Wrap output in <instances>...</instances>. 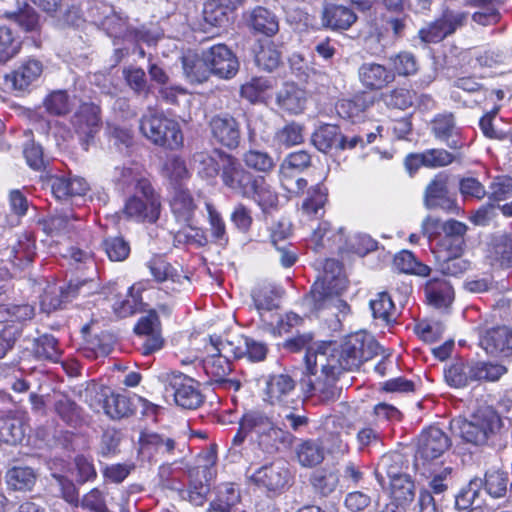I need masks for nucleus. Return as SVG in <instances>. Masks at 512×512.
<instances>
[{
  "instance_id": "nucleus-1",
  "label": "nucleus",
  "mask_w": 512,
  "mask_h": 512,
  "mask_svg": "<svg viewBox=\"0 0 512 512\" xmlns=\"http://www.w3.org/2000/svg\"><path fill=\"white\" fill-rule=\"evenodd\" d=\"M381 347L374 337L366 332H357L348 336L339 350L325 356H315L313 363L307 359L308 379H301L303 393L308 396L317 392L322 402H334L339 399L341 388L336 381L344 371L358 369L364 362L379 354Z\"/></svg>"
},
{
  "instance_id": "nucleus-2",
  "label": "nucleus",
  "mask_w": 512,
  "mask_h": 512,
  "mask_svg": "<svg viewBox=\"0 0 512 512\" xmlns=\"http://www.w3.org/2000/svg\"><path fill=\"white\" fill-rule=\"evenodd\" d=\"M461 438L475 446L502 450L507 445L508 429L500 414L488 405L479 406L468 419L459 424Z\"/></svg>"
},
{
  "instance_id": "nucleus-3",
  "label": "nucleus",
  "mask_w": 512,
  "mask_h": 512,
  "mask_svg": "<svg viewBox=\"0 0 512 512\" xmlns=\"http://www.w3.org/2000/svg\"><path fill=\"white\" fill-rule=\"evenodd\" d=\"M244 427L252 430L254 444L265 455H275L280 445H292L294 436L287 430L278 427L267 414L261 411H251L244 423Z\"/></svg>"
},
{
  "instance_id": "nucleus-4",
  "label": "nucleus",
  "mask_w": 512,
  "mask_h": 512,
  "mask_svg": "<svg viewBox=\"0 0 512 512\" xmlns=\"http://www.w3.org/2000/svg\"><path fill=\"white\" fill-rule=\"evenodd\" d=\"M214 152L220 156V179L223 185L235 195L243 198L250 196L257 182L261 181V176L254 175L236 156L225 150L214 148Z\"/></svg>"
},
{
  "instance_id": "nucleus-5",
  "label": "nucleus",
  "mask_w": 512,
  "mask_h": 512,
  "mask_svg": "<svg viewBox=\"0 0 512 512\" xmlns=\"http://www.w3.org/2000/svg\"><path fill=\"white\" fill-rule=\"evenodd\" d=\"M140 131L155 145L176 149L182 145L183 135L179 124L162 113L149 110L140 119Z\"/></svg>"
},
{
  "instance_id": "nucleus-6",
  "label": "nucleus",
  "mask_w": 512,
  "mask_h": 512,
  "mask_svg": "<svg viewBox=\"0 0 512 512\" xmlns=\"http://www.w3.org/2000/svg\"><path fill=\"white\" fill-rule=\"evenodd\" d=\"M452 446V440L442 429L430 426L418 436L414 468L425 475L428 466L443 456Z\"/></svg>"
},
{
  "instance_id": "nucleus-7",
  "label": "nucleus",
  "mask_w": 512,
  "mask_h": 512,
  "mask_svg": "<svg viewBox=\"0 0 512 512\" xmlns=\"http://www.w3.org/2000/svg\"><path fill=\"white\" fill-rule=\"evenodd\" d=\"M138 455L142 460L157 462L159 459H172L184 452V445L174 437L155 431H142L139 436Z\"/></svg>"
},
{
  "instance_id": "nucleus-8",
  "label": "nucleus",
  "mask_w": 512,
  "mask_h": 512,
  "mask_svg": "<svg viewBox=\"0 0 512 512\" xmlns=\"http://www.w3.org/2000/svg\"><path fill=\"white\" fill-rule=\"evenodd\" d=\"M95 283L93 280H70L65 286L48 285L40 296V310L50 314L61 309L63 304L72 301L79 295L87 296L93 293Z\"/></svg>"
},
{
  "instance_id": "nucleus-9",
  "label": "nucleus",
  "mask_w": 512,
  "mask_h": 512,
  "mask_svg": "<svg viewBox=\"0 0 512 512\" xmlns=\"http://www.w3.org/2000/svg\"><path fill=\"white\" fill-rule=\"evenodd\" d=\"M166 397H172L175 403L184 409H197L203 403V395L190 377L182 373H170L160 376Z\"/></svg>"
},
{
  "instance_id": "nucleus-10",
  "label": "nucleus",
  "mask_w": 512,
  "mask_h": 512,
  "mask_svg": "<svg viewBox=\"0 0 512 512\" xmlns=\"http://www.w3.org/2000/svg\"><path fill=\"white\" fill-rule=\"evenodd\" d=\"M342 274L341 262L336 259H326L323 263L322 280L313 284L307 301L314 303L316 308H321L331 300L333 293H338L345 287V279Z\"/></svg>"
},
{
  "instance_id": "nucleus-11",
  "label": "nucleus",
  "mask_w": 512,
  "mask_h": 512,
  "mask_svg": "<svg viewBox=\"0 0 512 512\" xmlns=\"http://www.w3.org/2000/svg\"><path fill=\"white\" fill-rule=\"evenodd\" d=\"M211 141L229 151L236 150L242 142L240 121L228 112L213 115L208 121Z\"/></svg>"
},
{
  "instance_id": "nucleus-12",
  "label": "nucleus",
  "mask_w": 512,
  "mask_h": 512,
  "mask_svg": "<svg viewBox=\"0 0 512 512\" xmlns=\"http://www.w3.org/2000/svg\"><path fill=\"white\" fill-rule=\"evenodd\" d=\"M101 109L95 103H82L72 118V125L82 147L87 150L94 143L102 127Z\"/></svg>"
},
{
  "instance_id": "nucleus-13",
  "label": "nucleus",
  "mask_w": 512,
  "mask_h": 512,
  "mask_svg": "<svg viewBox=\"0 0 512 512\" xmlns=\"http://www.w3.org/2000/svg\"><path fill=\"white\" fill-rule=\"evenodd\" d=\"M161 210L159 196L151 187V193H134L125 203L123 213L127 218L155 223Z\"/></svg>"
},
{
  "instance_id": "nucleus-14",
  "label": "nucleus",
  "mask_w": 512,
  "mask_h": 512,
  "mask_svg": "<svg viewBox=\"0 0 512 512\" xmlns=\"http://www.w3.org/2000/svg\"><path fill=\"white\" fill-rule=\"evenodd\" d=\"M449 175L445 172H439L428 183L424 191V206L427 209H441L447 212L454 211L457 208V202L450 194Z\"/></svg>"
},
{
  "instance_id": "nucleus-15",
  "label": "nucleus",
  "mask_w": 512,
  "mask_h": 512,
  "mask_svg": "<svg viewBox=\"0 0 512 512\" xmlns=\"http://www.w3.org/2000/svg\"><path fill=\"white\" fill-rule=\"evenodd\" d=\"M134 331L139 336L144 337L140 348L143 355H151L162 349L164 338L162 337L161 322L156 310H150L147 315L141 317Z\"/></svg>"
},
{
  "instance_id": "nucleus-16",
  "label": "nucleus",
  "mask_w": 512,
  "mask_h": 512,
  "mask_svg": "<svg viewBox=\"0 0 512 512\" xmlns=\"http://www.w3.org/2000/svg\"><path fill=\"white\" fill-rule=\"evenodd\" d=\"M205 54L211 74L221 79H231L237 74L239 61L226 45H214L205 50Z\"/></svg>"
},
{
  "instance_id": "nucleus-17",
  "label": "nucleus",
  "mask_w": 512,
  "mask_h": 512,
  "mask_svg": "<svg viewBox=\"0 0 512 512\" xmlns=\"http://www.w3.org/2000/svg\"><path fill=\"white\" fill-rule=\"evenodd\" d=\"M43 73V64L35 58L21 61L8 75L6 81L10 82L15 91L26 93L37 86Z\"/></svg>"
},
{
  "instance_id": "nucleus-18",
  "label": "nucleus",
  "mask_w": 512,
  "mask_h": 512,
  "mask_svg": "<svg viewBox=\"0 0 512 512\" xmlns=\"http://www.w3.org/2000/svg\"><path fill=\"white\" fill-rule=\"evenodd\" d=\"M252 480L268 491L282 492L290 485L291 473L284 463L274 462L259 468Z\"/></svg>"
},
{
  "instance_id": "nucleus-19",
  "label": "nucleus",
  "mask_w": 512,
  "mask_h": 512,
  "mask_svg": "<svg viewBox=\"0 0 512 512\" xmlns=\"http://www.w3.org/2000/svg\"><path fill=\"white\" fill-rule=\"evenodd\" d=\"M463 24V16L446 12L442 17L428 23L418 32L420 40L424 43H438L453 34Z\"/></svg>"
},
{
  "instance_id": "nucleus-20",
  "label": "nucleus",
  "mask_w": 512,
  "mask_h": 512,
  "mask_svg": "<svg viewBox=\"0 0 512 512\" xmlns=\"http://www.w3.org/2000/svg\"><path fill=\"white\" fill-rule=\"evenodd\" d=\"M443 235L438 241V253L462 255L466 246L465 235L468 226L455 219H449L441 225Z\"/></svg>"
},
{
  "instance_id": "nucleus-21",
  "label": "nucleus",
  "mask_w": 512,
  "mask_h": 512,
  "mask_svg": "<svg viewBox=\"0 0 512 512\" xmlns=\"http://www.w3.org/2000/svg\"><path fill=\"white\" fill-rule=\"evenodd\" d=\"M169 204L176 222L191 227L198 206L190 190L183 184L174 186Z\"/></svg>"
},
{
  "instance_id": "nucleus-22",
  "label": "nucleus",
  "mask_w": 512,
  "mask_h": 512,
  "mask_svg": "<svg viewBox=\"0 0 512 512\" xmlns=\"http://www.w3.org/2000/svg\"><path fill=\"white\" fill-rule=\"evenodd\" d=\"M283 348L293 353H297L305 349L306 354L304 357V361L306 370L308 357L311 358V362L313 363V359L315 358V356L318 357V355L320 354L330 356L331 354H334V352L339 350V348H336L335 344H333L332 342H314L312 333L298 334L294 337L287 339L283 343Z\"/></svg>"
},
{
  "instance_id": "nucleus-23",
  "label": "nucleus",
  "mask_w": 512,
  "mask_h": 512,
  "mask_svg": "<svg viewBox=\"0 0 512 512\" xmlns=\"http://www.w3.org/2000/svg\"><path fill=\"white\" fill-rule=\"evenodd\" d=\"M241 339L244 347L234 346L233 342L224 341L221 337H212V341L215 345H218L219 351H226V354H232L236 358L247 356L252 362H260L266 358L268 348L265 343L250 337H242Z\"/></svg>"
},
{
  "instance_id": "nucleus-24",
  "label": "nucleus",
  "mask_w": 512,
  "mask_h": 512,
  "mask_svg": "<svg viewBox=\"0 0 512 512\" xmlns=\"http://www.w3.org/2000/svg\"><path fill=\"white\" fill-rule=\"evenodd\" d=\"M266 393L272 404L290 406L296 395V381L288 374H274L266 382Z\"/></svg>"
},
{
  "instance_id": "nucleus-25",
  "label": "nucleus",
  "mask_w": 512,
  "mask_h": 512,
  "mask_svg": "<svg viewBox=\"0 0 512 512\" xmlns=\"http://www.w3.org/2000/svg\"><path fill=\"white\" fill-rule=\"evenodd\" d=\"M39 473L31 466L15 464L5 472V484L9 491L30 493L34 490Z\"/></svg>"
},
{
  "instance_id": "nucleus-26",
  "label": "nucleus",
  "mask_w": 512,
  "mask_h": 512,
  "mask_svg": "<svg viewBox=\"0 0 512 512\" xmlns=\"http://www.w3.org/2000/svg\"><path fill=\"white\" fill-rule=\"evenodd\" d=\"M357 20L354 11L344 5L325 3L321 12L322 26L334 31L349 29Z\"/></svg>"
},
{
  "instance_id": "nucleus-27",
  "label": "nucleus",
  "mask_w": 512,
  "mask_h": 512,
  "mask_svg": "<svg viewBox=\"0 0 512 512\" xmlns=\"http://www.w3.org/2000/svg\"><path fill=\"white\" fill-rule=\"evenodd\" d=\"M481 344L491 355L512 357V329L507 326L492 328L486 332Z\"/></svg>"
},
{
  "instance_id": "nucleus-28",
  "label": "nucleus",
  "mask_w": 512,
  "mask_h": 512,
  "mask_svg": "<svg viewBox=\"0 0 512 512\" xmlns=\"http://www.w3.org/2000/svg\"><path fill=\"white\" fill-rule=\"evenodd\" d=\"M361 84L369 90H380L395 80V74L384 65L365 62L358 69Z\"/></svg>"
},
{
  "instance_id": "nucleus-29",
  "label": "nucleus",
  "mask_w": 512,
  "mask_h": 512,
  "mask_svg": "<svg viewBox=\"0 0 512 512\" xmlns=\"http://www.w3.org/2000/svg\"><path fill=\"white\" fill-rule=\"evenodd\" d=\"M445 380L451 387L463 388L478 381L476 361L455 359L445 370Z\"/></svg>"
},
{
  "instance_id": "nucleus-30",
  "label": "nucleus",
  "mask_w": 512,
  "mask_h": 512,
  "mask_svg": "<svg viewBox=\"0 0 512 512\" xmlns=\"http://www.w3.org/2000/svg\"><path fill=\"white\" fill-rule=\"evenodd\" d=\"M212 337L217 336H210V342L214 348V352L203 360V369L212 381L216 383H224L227 381L226 377L232 371L229 361V356L231 354H226V351H219V348L217 347L218 345L214 344Z\"/></svg>"
},
{
  "instance_id": "nucleus-31",
  "label": "nucleus",
  "mask_w": 512,
  "mask_h": 512,
  "mask_svg": "<svg viewBox=\"0 0 512 512\" xmlns=\"http://www.w3.org/2000/svg\"><path fill=\"white\" fill-rule=\"evenodd\" d=\"M113 181L119 190L133 193H151V183L139 172L127 168L116 167L113 173Z\"/></svg>"
},
{
  "instance_id": "nucleus-32",
  "label": "nucleus",
  "mask_w": 512,
  "mask_h": 512,
  "mask_svg": "<svg viewBox=\"0 0 512 512\" xmlns=\"http://www.w3.org/2000/svg\"><path fill=\"white\" fill-rule=\"evenodd\" d=\"M432 132L435 138L445 142L452 150H459L464 146L451 113L437 115L432 121Z\"/></svg>"
},
{
  "instance_id": "nucleus-33",
  "label": "nucleus",
  "mask_w": 512,
  "mask_h": 512,
  "mask_svg": "<svg viewBox=\"0 0 512 512\" xmlns=\"http://www.w3.org/2000/svg\"><path fill=\"white\" fill-rule=\"evenodd\" d=\"M428 303L437 309L448 308L454 300V290L445 278H432L424 286Z\"/></svg>"
},
{
  "instance_id": "nucleus-34",
  "label": "nucleus",
  "mask_w": 512,
  "mask_h": 512,
  "mask_svg": "<svg viewBox=\"0 0 512 512\" xmlns=\"http://www.w3.org/2000/svg\"><path fill=\"white\" fill-rule=\"evenodd\" d=\"M342 140V131L334 124H323L311 135V142L314 147L325 154L332 151H339Z\"/></svg>"
},
{
  "instance_id": "nucleus-35",
  "label": "nucleus",
  "mask_w": 512,
  "mask_h": 512,
  "mask_svg": "<svg viewBox=\"0 0 512 512\" xmlns=\"http://www.w3.org/2000/svg\"><path fill=\"white\" fill-rule=\"evenodd\" d=\"M50 181L52 193L59 200L84 195L88 190L86 180L79 176H55Z\"/></svg>"
},
{
  "instance_id": "nucleus-36",
  "label": "nucleus",
  "mask_w": 512,
  "mask_h": 512,
  "mask_svg": "<svg viewBox=\"0 0 512 512\" xmlns=\"http://www.w3.org/2000/svg\"><path fill=\"white\" fill-rule=\"evenodd\" d=\"M375 475L382 486L385 484L386 478L391 483L394 479L408 476L404 472V456L398 452L383 455L377 464Z\"/></svg>"
},
{
  "instance_id": "nucleus-37",
  "label": "nucleus",
  "mask_w": 512,
  "mask_h": 512,
  "mask_svg": "<svg viewBox=\"0 0 512 512\" xmlns=\"http://www.w3.org/2000/svg\"><path fill=\"white\" fill-rule=\"evenodd\" d=\"M100 401L102 402L105 414L113 420L129 417L135 411L131 399L124 394L114 392H110V394L102 393Z\"/></svg>"
},
{
  "instance_id": "nucleus-38",
  "label": "nucleus",
  "mask_w": 512,
  "mask_h": 512,
  "mask_svg": "<svg viewBox=\"0 0 512 512\" xmlns=\"http://www.w3.org/2000/svg\"><path fill=\"white\" fill-rule=\"evenodd\" d=\"M182 67L185 77L191 83H203L211 75L209 63L206 61L205 50L199 54H187L182 57Z\"/></svg>"
},
{
  "instance_id": "nucleus-39",
  "label": "nucleus",
  "mask_w": 512,
  "mask_h": 512,
  "mask_svg": "<svg viewBox=\"0 0 512 512\" xmlns=\"http://www.w3.org/2000/svg\"><path fill=\"white\" fill-rule=\"evenodd\" d=\"M282 56L281 45L272 41H265L260 43L258 50L255 52V64L260 70L272 73L283 64Z\"/></svg>"
},
{
  "instance_id": "nucleus-40",
  "label": "nucleus",
  "mask_w": 512,
  "mask_h": 512,
  "mask_svg": "<svg viewBox=\"0 0 512 512\" xmlns=\"http://www.w3.org/2000/svg\"><path fill=\"white\" fill-rule=\"evenodd\" d=\"M340 482V475L337 470L332 468H320L312 472L309 477V483L315 494L320 497L331 495Z\"/></svg>"
},
{
  "instance_id": "nucleus-41",
  "label": "nucleus",
  "mask_w": 512,
  "mask_h": 512,
  "mask_svg": "<svg viewBox=\"0 0 512 512\" xmlns=\"http://www.w3.org/2000/svg\"><path fill=\"white\" fill-rule=\"evenodd\" d=\"M243 0H228V3H217L209 1L205 3L203 18L206 24L211 27H224L229 22L227 10H234L241 5Z\"/></svg>"
},
{
  "instance_id": "nucleus-42",
  "label": "nucleus",
  "mask_w": 512,
  "mask_h": 512,
  "mask_svg": "<svg viewBox=\"0 0 512 512\" xmlns=\"http://www.w3.org/2000/svg\"><path fill=\"white\" fill-rule=\"evenodd\" d=\"M374 101L365 93L356 94L351 99H343L336 104L340 117L356 121L371 106Z\"/></svg>"
},
{
  "instance_id": "nucleus-43",
  "label": "nucleus",
  "mask_w": 512,
  "mask_h": 512,
  "mask_svg": "<svg viewBox=\"0 0 512 512\" xmlns=\"http://www.w3.org/2000/svg\"><path fill=\"white\" fill-rule=\"evenodd\" d=\"M53 409L70 426L76 427L82 420V408L67 394L59 393L55 396Z\"/></svg>"
},
{
  "instance_id": "nucleus-44",
  "label": "nucleus",
  "mask_w": 512,
  "mask_h": 512,
  "mask_svg": "<svg viewBox=\"0 0 512 512\" xmlns=\"http://www.w3.org/2000/svg\"><path fill=\"white\" fill-rule=\"evenodd\" d=\"M276 101L282 109L297 114L305 107V92L293 83H286L277 93Z\"/></svg>"
},
{
  "instance_id": "nucleus-45",
  "label": "nucleus",
  "mask_w": 512,
  "mask_h": 512,
  "mask_svg": "<svg viewBox=\"0 0 512 512\" xmlns=\"http://www.w3.org/2000/svg\"><path fill=\"white\" fill-rule=\"evenodd\" d=\"M453 469L451 467H444L440 470L430 471L427 485L420 488L421 490L428 491L431 495L445 500L446 494L449 493L453 486Z\"/></svg>"
},
{
  "instance_id": "nucleus-46",
  "label": "nucleus",
  "mask_w": 512,
  "mask_h": 512,
  "mask_svg": "<svg viewBox=\"0 0 512 512\" xmlns=\"http://www.w3.org/2000/svg\"><path fill=\"white\" fill-rule=\"evenodd\" d=\"M10 254L15 266L23 269L29 265L36 255L33 235L28 233L20 235L17 243L12 246Z\"/></svg>"
},
{
  "instance_id": "nucleus-47",
  "label": "nucleus",
  "mask_w": 512,
  "mask_h": 512,
  "mask_svg": "<svg viewBox=\"0 0 512 512\" xmlns=\"http://www.w3.org/2000/svg\"><path fill=\"white\" fill-rule=\"evenodd\" d=\"M113 343L111 334L101 332L86 339L85 345L80 348V353L88 359L106 357L112 351Z\"/></svg>"
},
{
  "instance_id": "nucleus-48",
  "label": "nucleus",
  "mask_w": 512,
  "mask_h": 512,
  "mask_svg": "<svg viewBox=\"0 0 512 512\" xmlns=\"http://www.w3.org/2000/svg\"><path fill=\"white\" fill-rule=\"evenodd\" d=\"M249 23L255 32L268 37L274 36L279 31V22L275 14L261 6L252 11Z\"/></svg>"
},
{
  "instance_id": "nucleus-49",
  "label": "nucleus",
  "mask_w": 512,
  "mask_h": 512,
  "mask_svg": "<svg viewBox=\"0 0 512 512\" xmlns=\"http://www.w3.org/2000/svg\"><path fill=\"white\" fill-rule=\"evenodd\" d=\"M6 16L25 32L37 33L41 30L42 17L29 4H25L17 11L7 13Z\"/></svg>"
},
{
  "instance_id": "nucleus-50",
  "label": "nucleus",
  "mask_w": 512,
  "mask_h": 512,
  "mask_svg": "<svg viewBox=\"0 0 512 512\" xmlns=\"http://www.w3.org/2000/svg\"><path fill=\"white\" fill-rule=\"evenodd\" d=\"M298 462L303 467H315L325 458L324 447L317 440H305L296 447Z\"/></svg>"
},
{
  "instance_id": "nucleus-51",
  "label": "nucleus",
  "mask_w": 512,
  "mask_h": 512,
  "mask_svg": "<svg viewBox=\"0 0 512 512\" xmlns=\"http://www.w3.org/2000/svg\"><path fill=\"white\" fill-rule=\"evenodd\" d=\"M122 77L135 95L148 97L151 93V86L144 69L135 65L125 66L122 69Z\"/></svg>"
},
{
  "instance_id": "nucleus-52",
  "label": "nucleus",
  "mask_w": 512,
  "mask_h": 512,
  "mask_svg": "<svg viewBox=\"0 0 512 512\" xmlns=\"http://www.w3.org/2000/svg\"><path fill=\"white\" fill-rule=\"evenodd\" d=\"M25 438L23 422L11 415L0 417V441L9 445H17Z\"/></svg>"
},
{
  "instance_id": "nucleus-53",
  "label": "nucleus",
  "mask_w": 512,
  "mask_h": 512,
  "mask_svg": "<svg viewBox=\"0 0 512 512\" xmlns=\"http://www.w3.org/2000/svg\"><path fill=\"white\" fill-rule=\"evenodd\" d=\"M240 502L239 491L230 483L219 486L216 498L210 502L209 512H231Z\"/></svg>"
},
{
  "instance_id": "nucleus-54",
  "label": "nucleus",
  "mask_w": 512,
  "mask_h": 512,
  "mask_svg": "<svg viewBox=\"0 0 512 512\" xmlns=\"http://www.w3.org/2000/svg\"><path fill=\"white\" fill-rule=\"evenodd\" d=\"M389 485L392 496L391 502H395L405 509L414 500L415 484L409 475L394 479Z\"/></svg>"
},
{
  "instance_id": "nucleus-55",
  "label": "nucleus",
  "mask_w": 512,
  "mask_h": 512,
  "mask_svg": "<svg viewBox=\"0 0 512 512\" xmlns=\"http://www.w3.org/2000/svg\"><path fill=\"white\" fill-rule=\"evenodd\" d=\"M474 5L478 7L472 15L474 22L482 26L495 25L499 22L501 15L497 5L503 4L506 0H473Z\"/></svg>"
},
{
  "instance_id": "nucleus-56",
  "label": "nucleus",
  "mask_w": 512,
  "mask_h": 512,
  "mask_svg": "<svg viewBox=\"0 0 512 512\" xmlns=\"http://www.w3.org/2000/svg\"><path fill=\"white\" fill-rule=\"evenodd\" d=\"M483 481L485 491L494 499L504 498L509 492V474L508 472L495 470L487 472Z\"/></svg>"
},
{
  "instance_id": "nucleus-57",
  "label": "nucleus",
  "mask_w": 512,
  "mask_h": 512,
  "mask_svg": "<svg viewBox=\"0 0 512 512\" xmlns=\"http://www.w3.org/2000/svg\"><path fill=\"white\" fill-rule=\"evenodd\" d=\"M370 308L375 319H379L385 324L396 321V307L387 292H380L375 299L370 301Z\"/></svg>"
},
{
  "instance_id": "nucleus-58",
  "label": "nucleus",
  "mask_w": 512,
  "mask_h": 512,
  "mask_svg": "<svg viewBox=\"0 0 512 512\" xmlns=\"http://www.w3.org/2000/svg\"><path fill=\"white\" fill-rule=\"evenodd\" d=\"M242 161L248 170L252 169L263 174H269L275 168L274 159L268 152L254 148H250L243 154Z\"/></svg>"
},
{
  "instance_id": "nucleus-59",
  "label": "nucleus",
  "mask_w": 512,
  "mask_h": 512,
  "mask_svg": "<svg viewBox=\"0 0 512 512\" xmlns=\"http://www.w3.org/2000/svg\"><path fill=\"white\" fill-rule=\"evenodd\" d=\"M274 140L286 148L299 145L304 142V126L295 121L288 122L276 131Z\"/></svg>"
},
{
  "instance_id": "nucleus-60",
  "label": "nucleus",
  "mask_w": 512,
  "mask_h": 512,
  "mask_svg": "<svg viewBox=\"0 0 512 512\" xmlns=\"http://www.w3.org/2000/svg\"><path fill=\"white\" fill-rule=\"evenodd\" d=\"M273 87L272 81L265 77H253L240 88L242 98L255 104L263 100L266 91Z\"/></svg>"
},
{
  "instance_id": "nucleus-61",
  "label": "nucleus",
  "mask_w": 512,
  "mask_h": 512,
  "mask_svg": "<svg viewBox=\"0 0 512 512\" xmlns=\"http://www.w3.org/2000/svg\"><path fill=\"white\" fill-rule=\"evenodd\" d=\"M102 28L109 36L125 40L131 28L129 17L113 7L112 14L104 21Z\"/></svg>"
},
{
  "instance_id": "nucleus-62",
  "label": "nucleus",
  "mask_w": 512,
  "mask_h": 512,
  "mask_svg": "<svg viewBox=\"0 0 512 512\" xmlns=\"http://www.w3.org/2000/svg\"><path fill=\"white\" fill-rule=\"evenodd\" d=\"M247 199H253L261 207L264 213L268 210L276 208L278 204V195L266 183L265 178L261 176V181L257 182V187Z\"/></svg>"
},
{
  "instance_id": "nucleus-63",
  "label": "nucleus",
  "mask_w": 512,
  "mask_h": 512,
  "mask_svg": "<svg viewBox=\"0 0 512 512\" xmlns=\"http://www.w3.org/2000/svg\"><path fill=\"white\" fill-rule=\"evenodd\" d=\"M492 253L502 266L512 267V234H499L492 238Z\"/></svg>"
},
{
  "instance_id": "nucleus-64",
  "label": "nucleus",
  "mask_w": 512,
  "mask_h": 512,
  "mask_svg": "<svg viewBox=\"0 0 512 512\" xmlns=\"http://www.w3.org/2000/svg\"><path fill=\"white\" fill-rule=\"evenodd\" d=\"M34 354L39 359L56 362L61 354L57 339L49 334L38 337L34 341Z\"/></svg>"
}]
</instances>
